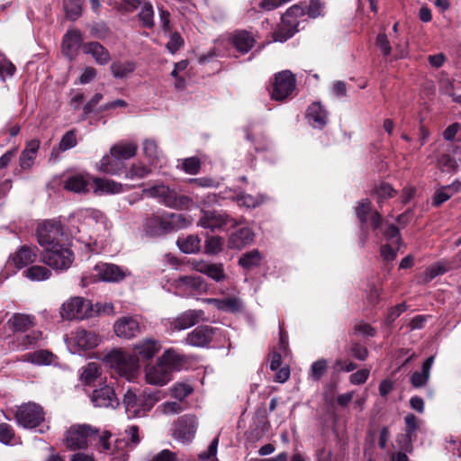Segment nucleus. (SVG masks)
Instances as JSON below:
<instances>
[{
    "label": "nucleus",
    "mask_w": 461,
    "mask_h": 461,
    "mask_svg": "<svg viewBox=\"0 0 461 461\" xmlns=\"http://www.w3.org/2000/svg\"><path fill=\"white\" fill-rule=\"evenodd\" d=\"M161 348L159 340L145 339L134 345L136 354H130L117 348L106 354L103 361L116 375L131 382L135 379L140 369V358L151 359L160 351Z\"/></svg>",
    "instance_id": "f257e3e1"
},
{
    "label": "nucleus",
    "mask_w": 461,
    "mask_h": 461,
    "mask_svg": "<svg viewBox=\"0 0 461 461\" xmlns=\"http://www.w3.org/2000/svg\"><path fill=\"white\" fill-rule=\"evenodd\" d=\"M70 224L76 229L71 233L79 234L77 240L82 241H93L97 243V239L101 232L108 231L110 229L109 222L104 213L98 210L86 208L78 210L75 212L71 219Z\"/></svg>",
    "instance_id": "f03ea898"
},
{
    "label": "nucleus",
    "mask_w": 461,
    "mask_h": 461,
    "mask_svg": "<svg viewBox=\"0 0 461 461\" xmlns=\"http://www.w3.org/2000/svg\"><path fill=\"white\" fill-rule=\"evenodd\" d=\"M257 38L258 35L252 32L246 30H236L231 32L226 38V40H218L213 49L209 50L207 54L199 58V62L205 63L216 57L230 56V53L224 50L226 45L231 46L237 52L244 55L254 48L257 42Z\"/></svg>",
    "instance_id": "7ed1b4c3"
},
{
    "label": "nucleus",
    "mask_w": 461,
    "mask_h": 461,
    "mask_svg": "<svg viewBox=\"0 0 461 461\" xmlns=\"http://www.w3.org/2000/svg\"><path fill=\"white\" fill-rule=\"evenodd\" d=\"M111 433L104 431L98 435V430L87 424L71 426L66 433L65 444L71 450L85 448L91 440L98 438V447L102 452L110 451L109 438Z\"/></svg>",
    "instance_id": "20e7f679"
},
{
    "label": "nucleus",
    "mask_w": 461,
    "mask_h": 461,
    "mask_svg": "<svg viewBox=\"0 0 461 461\" xmlns=\"http://www.w3.org/2000/svg\"><path fill=\"white\" fill-rule=\"evenodd\" d=\"M138 144L134 141L120 140L110 148L99 161L98 169L105 174L119 175L123 167L122 161L135 157Z\"/></svg>",
    "instance_id": "39448f33"
},
{
    "label": "nucleus",
    "mask_w": 461,
    "mask_h": 461,
    "mask_svg": "<svg viewBox=\"0 0 461 461\" xmlns=\"http://www.w3.org/2000/svg\"><path fill=\"white\" fill-rule=\"evenodd\" d=\"M143 194L151 198H157L161 203L169 208L187 209L193 200L186 195L178 194L175 189L162 183L154 185L143 190Z\"/></svg>",
    "instance_id": "423d86ee"
},
{
    "label": "nucleus",
    "mask_w": 461,
    "mask_h": 461,
    "mask_svg": "<svg viewBox=\"0 0 461 461\" xmlns=\"http://www.w3.org/2000/svg\"><path fill=\"white\" fill-rule=\"evenodd\" d=\"M129 275L126 269L111 263H98L94 267V274H84L81 278L83 286L97 282L115 283L123 280Z\"/></svg>",
    "instance_id": "0eeeda50"
},
{
    "label": "nucleus",
    "mask_w": 461,
    "mask_h": 461,
    "mask_svg": "<svg viewBox=\"0 0 461 461\" xmlns=\"http://www.w3.org/2000/svg\"><path fill=\"white\" fill-rule=\"evenodd\" d=\"M41 260L55 270L64 271L72 265L74 254L68 247L60 243L43 249Z\"/></svg>",
    "instance_id": "6e6552de"
},
{
    "label": "nucleus",
    "mask_w": 461,
    "mask_h": 461,
    "mask_svg": "<svg viewBox=\"0 0 461 461\" xmlns=\"http://www.w3.org/2000/svg\"><path fill=\"white\" fill-rule=\"evenodd\" d=\"M14 418L19 426L24 429H34L44 421L45 413L40 404L29 402L17 408Z\"/></svg>",
    "instance_id": "1a4fd4ad"
},
{
    "label": "nucleus",
    "mask_w": 461,
    "mask_h": 461,
    "mask_svg": "<svg viewBox=\"0 0 461 461\" xmlns=\"http://www.w3.org/2000/svg\"><path fill=\"white\" fill-rule=\"evenodd\" d=\"M65 342L72 353L92 349L101 342L100 337L94 331L77 329L67 335Z\"/></svg>",
    "instance_id": "9d476101"
},
{
    "label": "nucleus",
    "mask_w": 461,
    "mask_h": 461,
    "mask_svg": "<svg viewBox=\"0 0 461 461\" xmlns=\"http://www.w3.org/2000/svg\"><path fill=\"white\" fill-rule=\"evenodd\" d=\"M172 286L182 297L202 294L208 289V284L199 276H181L173 281Z\"/></svg>",
    "instance_id": "9b49d317"
},
{
    "label": "nucleus",
    "mask_w": 461,
    "mask_h": 461,
    "mask_svg": "<svg viewBox=\"0 0 461 461\" xmlns=\"http://www.w3.org/2000/svg\"><path fill=\"white\" fill-rule=\"evenodd\" d=\"M245 221L243 218L239 221L235 220L224 212L217 211H202V215L199 219L198 225L204 229H209L212 231L221 230L226 227H235L242 224Z\"/></svg>",
    "instance_id": "f8f14e48"
},
{
    "label": "nucleus",
    "mask_w": 461,
    "mask_h": 461,
    "mask_svg": "<svg viewBox=\"0 0 461 461\" xmlns=\"http://www.w3.org/2000/svg\"><path fill=\"white\" fill-rule=\"evenodd\" d=\"M37 241L43 249L61 243L63 230L59 222L46 221L40 223L36 231Z\"/></svg>",
    "instance_id": "ddd939ff"
},
{
    "label": "nucleus",
    "mask_w": 461,
    "mask_h": 461,
    "mask_svg": "<svg viewBox=\"0 0 461 461\" xmlns=\"http://www.w3.org/2000/svg\"><path fill=\"white\" fill-rule=\"evenodd\" d=\"M94 306L89 300L73 297L61 306L60 314L68 320L84 319L93 316Z\"/></svg>",
    "instance_id": "4468645a"
},
{
    "label": "nucleus",
    "mask_w": 461,
    "mask_h": 461,
    "mask_svg": "<svg viewBox=\"0 0 461 461\" xmlns=\"http://www.w3.org/2000/svg\"><path fill=\"white\" fill-rule=\"evenodd\" d=\"M198 422L194 415L179 417L172 425V437L182 443H189L195 436Z\"/></svg>",
    "instance_id": "2eb2a0df"
},
{
    "label": "nucleus",
    "mask_w": 461,
    "mask_h": 461,
    "mask_svg": "<svg viewBox=\"0 0 461 461\" xmlns=\"http://www.w3.org/2000/svg\"><path fill=\"white\" fill-rule=\"evenodd\" d=\"M296 80L294 76L288 70L279 72L276 75L271 97L276 101H284L295 89Z\"/></svg>",
    "instance_id": "dca6fc26"
},
{
    "label": "nucleus",
    "mask_w": 461,
    "mask_h": 461,
    "mask_svg": "<svg viewBox=\"0 0 461 461\" xmlns=\"http://www.w3.org/2000/svg\"><path fill=\"white\" fill-rule=\"evenodd\" d=\"M205 321V313L203 310L190 309L183 312L177 317L168 319L169 329L175 330H184L189 329L200 321Z\"/></svg>",
    "instance_id": "f3484780"
},
{
    "label": "nucleus",
    "mask_w": 461,
    "mask_h": 461,
    "mask_svg": "<svg viewBox=\"0 0 461 461\" xmlns=\"http://www.w3.org/2000/svg\"><path fill=\"white\" fill-rule=\"evenodd\" d=\"M145 380L149 384L164 386L172 380V373L158 359L156 364L145 366Z\"/></svg>",
    "instance_id": "a211bd4d"
},
{
    "label": "nucleus",
    "mask_w": 461,
    "mask_h": 461,
    "mask_svg": "<svg viewBox=\"0 0 461 461\" xmlns=\"http://www.w3.org/2000/svg\"><path fill=\"white\" fill-rule=\"evenodd\" d=\"M113 331L119 338L131 339L140 333L139 316H123L113 324Z\"/></svg>",
    "instance_id": "6ab92c4d"
},
{
    "label": "nucleus",
    "mask_w": 461,
    "mask_h": 461,
    "mask_svg": "<svg viewBox=\"0 0 461 461\" xmlns=\"http://www.w3.org/2000/svg\"><path fill=\"white\" fill-rule=\"evenodd\" d=\"M125 435L127 437V441L123 440H116V445L114 450L111 452L113 456V461H126L128 459V452L126 450H122V447H129L131 448L134 447L140 442V437L139 435V428L137 426H130L125 429Z\"/></svg>",
    "instance_id": "aec40b11"
},
{
    "label": "nucleus",
    "mask_w": 461,
    "mask_h": 461,
    "mask_svg": "<svg viewBox=\"0 0 461 461\" xmlns=\"http://www.w3.org/2000/svg\"><path fill=\"white\" fill-rule=\"evenodd\" d=\"M144 230L149 236H162L170 232L167 212L153 214L148 217L144 223Z\"/></svg>",
    "instance_id": "412c9836"
},
{
    "label": "nucleus",
    "mask_w": 461,
    "mask_h": 461,
    "mask_svg": "<svg viewBox=\"0 0 461 461\" xmlns=\"http://www.w3.org/2000/svg\"><path fill=\"white\" fill-rule=\"evenodd\" d=\"M215 333V329L207 325H200L187 334L185 342L193 347H206L212 340Z\"/></svg>",
    "instance_id": "4be33fe9"
},
{
    "label": "nucleus",
    "mask_w": 461,
    "mask_h": 461,
    "mask_svg": "<svg viewBox=\"0 0 461 461\" xmlns=\"http://www.w3.org/2000/svg\"><path fill=\"white\" fill-rule=\"evenodd\" d=\"M91 401L96 407L114 409L119 405V399L116 397L113 388L109 385L94 390Z\"/></svg>",
    "instance_id": "5701e85b"
},
{
    "label": "nucleus",
    "mask_w": 461,
    "mask_h": 461,
    "mask_svg": "<svg viewBox=\"0 0 461 461\" xmlns=\"http://www.w3.org/2000/svg\"><path fill=\"white\" fill-rule=\"evenodd\" d=\"M82 44V34L77 29L68 30L63 37L62 53L70 60L76 59Z\"/></svg>",
    "instance_id": "b1692460"
},
{
    "label": "nucleus",
    "mask_w": 461,
    "mask_h": 461,
    "mask_svg": "<svg viewBox=\"0 0 461 461\" xmlns=\"http://www.w3.org/2000/svg\"><path fill=\"white\" fill-rule=\"evenodd\" d=\"M194 270L206 275L215 282H221L226 278L222 264L207 263L203 260L194 259L190 262Z\"/></svg>",
    "instance_id": "393cba45"
},
{
    "label": "nucleus",
    "mask_w": 461,
    "mask_h": 461,
    "mask_svg": "<svg viewBox=\"0 0 461 461\" xmlns=\"http://www.w3.org/2000/svg\"><path fill=\"white\" fill-rule=\"evenodd\" d=\"M82 50L85 54L92 56L95 62L100 66H104L111 60L108 50L97 41L84 43Z\"/></svg>",
    "instance_id": "a878e982"
},
{
    "label": "nucleus",
    "mask_w": 461,
    "mask_h": 461,
    "mask_svg": "<svg viewBox=\"0 0 461 461\" xmlns=\"http://www.w3.org/2000/svg\"><path fill=\"white\" fill-rule=\"evenodd\" d=\"M141 394L137 395L131 390H128L123 398V404L128 418H136L144 415Z\"/></svg>",
    "instance_id": "bb28decb"
},
{
    "label": "nucleus",
    "mask_w": 461,
    "mask_h": 461,
    "mask_svg": "<svg viewBox=\"0 0 461 461\" xmlns=\"http://www.w3.org/2000/svg\"><path fill=\"white\" fill-rule=\"evenodd\" d=\"M306 117L309 123L314 128L321 129L328 122V113L319 102L312 103L309 106Z\"/></svg>",
    "instance_id": "cd10ccee"
},
{
    "label": "nucleus",
    "mask_w": 461,
    "mask_h": 461,
    "mask_svg": "<svg viewBox=\"0 0 461 461\" xmlns=\"http://www.w3.org/2000/svg\"><path fill=\"white\" fill-rule=\"evenodd\" d=\"M92 179L87 174H76L67 178L64 187L74 193H86L92 186Z\"/></svg>",
    "instance_id": "c85d7f7f"
},
{
    "label": "nucleus",
    "mask_w": 461,
    "mask_h": 461,
    "mask_svg": "<svg viewBox=\"0 0 461 461\" xmlns=\"http://www.w3.org/2000/svg\"><path fill=\"white\" fill-rule=\"evenodd\" d=\"M92 188L94 193L116 194L122 193L123 185L121 183L111 179L95 177L92 179Z\"/></svg>",
    "instance_id": "c756f323"
},
{
    "label": "nucleus",
    "mask_w": 461,
    "mask_h": 461,
    "mask_svg": "<svg viewBox=\"0 0 461 461\" xmlns=\"http://www.w3.org/2000/svg\"><path fill=\"white\" fill-rule=\"evenodd\" d=\"M254 240V232L249 228H241L233 232L229 238V248L241 249L251 244Z\"/></svg>",
    "instance_id": "7c9ffc66"
},
{
    "label": "nucleus",
    "mask_w": 461,
    "mask_h": 461,
    "mask_svg": "<svg viewBox=\"0 0 461 461\" xmlns=\"http://www.w3.org/2000/svg\"><path fill=\"white\" fill-rule=\"evenodd\" d=\"M37 248H31L28 246H23L17 250L12 257V262L14 265L21 269L33 263L37 258L36 254Z\"/></svg>",
    "instance_id": "2f4dec72"
},
{
    "label": "nucleus",
    "mask_w": 461,
    "mask_h": 461,
    "mask_svg": "<svg viewBox=\"0 0 461 461\" xmlns=\"http://www.w3.org/2000/svg\"><path fill=\"white\" fill-rule=\"evenodd\" d=\"M39 149L40 140H32L26 143V146L20 156V167L23 169H29L32 167Z\"/></svg>",
    "instance_id": "473e14b6"
},
{
    "label": "nucleus",
    "mask_w": 461,
    "mask_h": 461,
    "mask_svg": "<svg viewBox=\"0 0 461 461\" xmlns=\"http://www.w3.org/2000/svg\"><path fill=\"white\" fill-rule=\"evenodd\" d=\"M158 359L160 360V363H163V366L168 367L170 373L174 370H178L185 362L184 356L174 348L165 350Z\"/></svg>",
    "instance_id": "72a5a7b5"
},
{
    "label": "nucleus",
    "mask_w": 461,
    "mask_h": 461,
    "mask_svg": "<svg viewBox=\"0 0 461 461\" xmlns=\"http://www.w3.org/2000/svg\"><path fill=\"white\" fill-rule=\"evenodd\" d=\"M433 362H434L433 356L428 357L422 365L421 371L420 372L417 371L412 374V375L411 377V383L414 387H416V388L422 387L428 383L429 375H430V369L432 367Z\"/></svg>",
    "instance_id": "f704fd0d"
},
{
    "label": "nucleus",
    "mask_w": 461,
    "mask_h": 461,
    "mask_svg": "<svg viewBox=\"0 0 461 461\" xmlns=\"http://www.w3.org/2000/svg\"><path fill=\"white\" fill-rule=\"evenodd\" d=\"M9 326L17 332H24L34 325V317L24 313H14L8 320Z\"/></svg>",
    "instance_id": "c9c22d12"
},
{
    "label": "nucleus",
    "mask_w": 461,
    "mask_h": 461,
    "mask_svg": "<svg viewBox=\"0 0 461 461\" xmlns=\"http://www.w3.org/2000/svg\"><path fill=\"white\" fill-rule=\"evenodd\" d=\"M56 356L46 349L36 350L23 356V360L35 365H51L55 362Z\"/></svg>",
    "instance_id": "e433bc0d"
},
{
    "label": "nucleus",
    "mask_w": 461,
    "mask_h": 461,
    "mask_svg": "<svg viewBox=\"0 0 461 461\" xmlns=\"http://www.w3.org/2000/svg\"><path fill=\"white\" fill-rule=\"evenodd\" d=\"M136 63L131 60H117L113 61L110 66L112 75L115 78H125L134 72Z\"/></svg>",
    "instance_id": "4c0bfd02"
},
{
    "label": "nucleus",
    "mask_w": 461,
    "mask_h": 461,
    "mask_svg": "<svg viewBox=\"0 0 461 461\" xmlns=\"http://www.w3.org/2000/svg\"><path fill=\"white\" fill-rule=\"evenodd\" d=\"M176 244L179 249L185 254L197 253L201 248V240L197 235H188L178 238Z\"/></svg>",
    "instance_id": "58836bf2"
},
{
    "label": "nucleus",
    "mask_w": 461,
    "mask_h": 461,
    "mask_svg": "<svg viewBox=\"0 0 461 461\" xmlns=\"http://www.w3.org/2000/svg\"><path fill=\"white\" fill-rule=\"evenodd\" d=\"M405 425H406V434L405 435H399L397 437V441L401 444L402 441H404L405 445L404 447H402L405 450L408 448V446L410 445V442L411 440V436L415 432V430L418 429V420L416 416L412 413H409L404 418Z\"/></svg>",
    "instance_id": "ea45409f"
},
{
    "label": "nucleus",
    "mask_w": 461,
    "mask_h": 461,
    "mask_svg": "<svg viewBox=\"0 0 461 461\" xmlns=\"http://www.w3.org/2000/svg\"><path fill=\"white\" fill-rule=\"evenodd\" d=\"M150 167L143 162L132 163L125 172V177L130 180H140L151 174Z\"/></svg>",
    "instance_id": "a19ab883"
},
{
    "label": "nucleus",
    "mask_w": 461,
    "mask_h": 461,
    "mask_svg": "<svg viewBox=\"0 0 461 461\" xmlns=\"http://www.w3.org/2000/svg\"><path fill=\"white\" fill-rule=\"evenodd\" d=\"M142 150L150 166H153L160 161L161 154L156 140L152 139L145 140L142 143Z\"/></svg>",
    "instance_id": "79ce46f5"
},
{
    "label": "nucleus",
    "mask_w": 461,
    "mask_h": 461,
    "mask_svg": "<svg viewBox=\"0 0 461 461\" xmlns=\"http://www.w3.org/2000/svg\"><path fill=\"white\" fill-rule=\"evenodd\" d=\"M282 22L280 26L273 32V39L275 41L285 42L288 39L294 36V34L298 31L295 23H286Z\"/></svg>",
    "instance_id": "37998d69"
},
{
    "label": "nucleus",
    "mask_w": 461,
    "mask_h": 461,
    "mask_svg": "<svg viewBox=\"0 0 461 461\" xmlns=\"http://www.w3.org/2000/svg\"><path fill=\"white\" fill-rule=\"evenodd\" d=\"M263 259L262 254L258 249H252L244 253L239 259V265L244 269L249 270L260 265Z\"/></svg>",
    "instance_id": "c03bdc74"
},
{
    "label": "nucleus",
    "mask_w": 461,
    "mask_h": 461,
    "mask_svg": "<svg viewBox=\"0 0 461 461\" xmlns=\"http://www.w3.org/2000/svg\"><path fill=\"white\" fill-rule=\"evenodd\" d=\"M24 276L31 281L41 282L49 279L51 276V271L43 266H32L24 272Z\"/></svg>",
    "instance_id": "a18cd8bd"
},
{
    "label": "nucleus",
    "mask_w": 461,
    "mask_h": 461,
    "mask_svg": "<svg viewBox=\"0 0 461 461\" xmlns=\"http://www.w3.org/2000/svg\"><path fill=\"white\" fill-rule=\"evenodd\" d=\"M139 18L142 22L143 26L152 28L154 26V10L149 2H144L140 6Z\"/></svg>",
    "instance_id": "49530a36"
},
{
    "label": "nucleus",
    "mask_w": 461,
    "mask_h": 461,
    "mask_svg": "<svg viewBox=\"0 0 461 461\" xmlns=\"http://www.w3.org/2000/svg\"><path fill=\"white\" fill-rule=\"evenodd\" d=\"M170 232L185 228L190 224V221L181 213L167 212Z\"/></svg>",
    "instance_id": "de8ad7c7"
},
{
    "label": "nucleus",
    "mask_w": 461,
    "mask_h": 461,
    "mask_svg": "<svg viewBox=\"0 0 461 461\" xmlns=\"http://www.w3.org/2000/svg\"><path fill=\"white\" fill-rule=\"evenodd\" d=\"M224 240L219 236L208 237L205 240L204 251L206 254H219L223 248Z\"/></svg>",
    "instance_id": "09e8293b"
},
{
    "label": "nucleus",
    "mask_w": 461,
    "mask_h": 461,
    "mask_svg": "<svg viewBox=\"0 0 461 461\" xmlns=\"http://www.w3.org/2000/svg\"><path fill=\"white\" fill-rule=\"evenodd\" d=\"M100 375V366L95 362L89 363L83 368L81 380L86 384H91Z\"/></svg>",
    "instance_id": "8fccbe9b"
},
{
    "label": "nucleus",
    "mask_w": 461,
    "mask_h": 461,
    "mask_svg": "<svg viewBox=\"0 0 461 461\" xmlns=\"http://www.w3.org/2000/svg\"><path fill=\"white\" fill-rule=\"evenodd\" d=\"M64 8L67 16L71 20H76L82 12V0H65Z\"/></svg>",
    "instance_id": "3c124183"
},
{
    "label": "nucleus",
    "mask_w": 461,
    "mask_h": 461,
    "mask_svg": "<svg viewBox=\"0 0 461 461\" xmlns=\"http://www.w3.org/2000/svg\"><path fill=\"white\" fill-rule=\"evenodd\" d=\"M306 13V5H294L291 6L285 14H283L282 19L285 23H295L296 27L298 26V22L296 20H293L292 18H297L303 16Z\"/></svg>",
    "instance_id": "603ef678"
},
{
    "label": "nucleus",
    "mask_w": 461,
    "mask_h": 461,
    "mask_svg": "<svg viewBox=\"0 0 461 461\" xmlns=\"http://www.w3.org/2000/svg\"><path fill=\"white\" fill-rule=\"evenodd\" d=\"M178 167L186 174L196 175L200 170L201 162L196 157H191L182 159Z\"/></svg>",
    "instance_id": "864d4df0"
},
{
    "label": "nucleus",
    "mask_w": 461,
    "mask_h": 461,
    "mask_svg": "<svg viewBox=\"0 0 461 461\" xmlns=\"http://www.w3.org/2000/svg\"><path fill=\"white\" fill-rule=\"evenodd\" d=\"M328 369V361L324 358L313 362L310 369V376L314 381H319Z\"/></svg>",
    "instance_id": "5fc2aeb1"
},
{
    "label": "nucleus",
    "mask_w": 461,
    "mask_h": 461,
    "mask_svg": "<svg viewBox=\"0 0 461 461\" xmlns=\"http://www.w3.org/2000/svg\"><path fill=\"white\" fill-rule=\"evenodd\" d=\"M41 338H42L41 331L33 330L31 333L21 336L18 339H19L18 348L20 349H25V348L36 344Z\"/></svg>",
    "instance_id": "6e6d98bb"
},
{
    "label": "nucleus",
    "mask_w": 461,
    "mask_h": 461,
    "mask_svg": "<svg viewBox=\"0 0 461 461\" xmlns=\"http://www.w3.org/2000/svg\"><path fill=\"white\" fill-rule=\"evenodd\" d=\"M438 165L443 171L456 172L459 166L457 161L448 154L441 155L438 159Z\"/></svg>",
    "instance_id": "4d7b16f0"
},
{
    "label": "nucleus",
    "mask_w": 461,
    "mask_h": 461,
    "mask_svg": "<svg viewBox=\"0 0 461 461\" xmlns=\"http://www.w3.org/2000/svg\"><path fill=\"white\" fill-rule=\"evenodd\" d=\"M0 442L5 445H12L15 443L14 429L7 423L0 424Z\"/></svg>",
    "instance_id": "13d9d810"
},
{
    "label": "nucleus",
    "mask_w": 461,
    "mask_h": 461,
    "mask_svg": "<svg viewBox=\"0 0 461 461\" xmlns=\"http://www.w3.org/2000/svg\"><path fill=\"white\" fill-rule=\"evenodd\" d=\"M193 392V388L187 384H176L171 388L172 397L182 401Z\"/></svg>",
    "instance_id": "bf43d9fd"
},
{
    "label": "nucleus",
    "mask_w": 461,
    "mask_h": 461,
    "mask_svg": "<svg viewBox=\"0 0 461 461\" xmlns=\"http://www.w3.org/2000/svg\"><path fill=\"white\" fill-rule=\"evenodd\" d=\"M14 65L6 58H0V79L5 81L7 77H12L15 72Z\"/></svg>",
    "instance_id": "052dcab7"
},
{
    "label": "nucleus",
    "mask_w": 461,
    "mask_h": 461,
    "mask_svg": "<svg viewBox=\"0 0 461 461\" xmlns=\"http://www.w3.org/2000/svg\"><path fill=\"white\" fill-rule=\"evenodd\" d=\"M242 302L237 297H227L222 299L221 311L236 312L242 309Z\"/></svg>",
    "instance_id": "680f3d73"
},
{
    "label": "nucleus",
    "mask_w": 461,
    "mask_h": 461,
    "mask_svg": "<svg viewBox=\"0 0 461 461\" xmlns=\"http://www.w3.org/2000/svg\"><path fill=\"white\" fill-rule=\"evenodd\" d=\"M371 212V202L368 199L362 200L356 207V214L362 223L367 221V215Z\"/></svg>",
    "instance_id": "e2e57ef3"
},
{
    "label": "nucleus",
    "mask_w": 461,
    "mask_h": 461,
    "mask_svg": "<svg viewBox=\"0 0 461 461\" xmlns=\"http://www.w3.org/2000/svg\"><path fill=\"white\" fill-rule=\"evenodd\" d=\"M77 138L75 131H67L61 138L59 142V149L61 151H66L74 148L77 145Z\"/></svg>",
    "instance_id": "0e129e2a"
},
{
    "label": "nucleus",
    "mask_w": 461,
    "mask_h": 461,
    "mask_svg": "<svg viewBox=\"0 0 461 461\" xmlns=\"http://www.w3.org/2000/svg\"><path fill=\"white\" fill-rule=\"evenodd\" d=\"M375 44L384 57H388L389 55H391L392 46L390 44L387 35L384 32H380L376 36Z\"/></svg>",
    "instance_id": "69168bd1"
},
{
    "label": "nucleus",
    "mask_w": 461,
    "mask_h": 461,
    "mask_svg": "<svg viewBox=\"0 0 461 461\" xmlns=\"http://www.w3.org/2000/svg\"><path fill=\"white\" fill-rule=\"evenodd\" d=\"M446 271L447 269L442 264H434L424 271L423 280L425 282H429L436 276L444 274Z\"/></svg>",
    "instance_id": "338daca9"
},
{
    "label": "nucleus",
    "mask_w": 461,
    "mask_h": 461,
    "mask_svg": "<svg viewBox=\"0 0 461 461\" xmlns=\"http://www.w3.org/2000/svg\"><path fill=\"white\" fill-rule=\"evenodd\" d=\"M177 456L175 452L168 449H163L160 452L153 455L147 461H177Z\"/></svg>",
    "instance_id": "774afa93"
}]
</instances>
